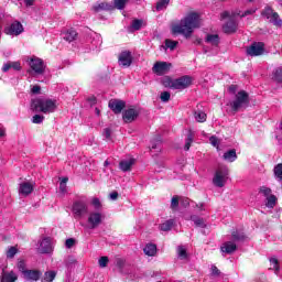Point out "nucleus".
<instances>
[{
  "instance_id": "obj_45",
  "label": "nucleus",
  "mask_w": 282,
  "mask_h": 282,
  "mask_svg": "<svg viewBox=\"0 0 282 282\" xmlns=\"http://www.w3.org/2000/svg\"><path fill=\"white\" fill-rule=\"evenodd\" d=\"M45 120V117L42 115H35L32 117L33 124H41Z\"/></svg>"
},
{
  "instance_id": "obj_28",
  "label": "nucleus",
  "mask_w": 282,
  "mask_h": 282,
  "mask_svg": "<svg viewBox=\"0 0 282 282\" xmlns=\"http://www.w3.org/2000/svg\"><path fill=\"white\" fill-rule=\"evenodd\" d=\"M206 43H209V45H214L215 47H217V45H219V35L218 34H207Z\"/></svg>"
},
{
  "instance_id": "obj_30",
  "label": "nucleus",
  "mask_w": 282,
  "mask_h": 282,
  "mask_svg": "<svg viewBox=\"0 0 282 282\" xmlns=\"http://www.w3.org/2000/svg\"><path fill=\"white\" fill-rule=\"evenodd\" d=\"M176 252H177L178 259H182V260L188 259V253L186 252V247L178 246L176 249Z\"/></svg>"
},
{
  "instance_id": "obj_61",
  "label": "nucleus",
  "mask_w": 282,
  "mask_h": 282,
  "mask_svg": "<svg viewBox=\"0 0 282 282\" xmlns=\"http://www.w3.org/2000/svg\"><path fill=\"white\" fill-rule=\"evenodd\" d=\"M12 69L11 62L7 63L2 67V72H10Z\"/></svg>"
},
{
  "instance_id": "obj_54",
  "label": "nucleus",
  "mask_w": 282,
  "mask_h": 282,
  "mask_svg": "<svg viewBox=\"0 0 282 282\" xmlns=\"http://www.w3.org/2000/svg\"><path fill=\"white\" fill-rule=\"evenodd\" d=\"M209 142L213 147H216L217 149H219V139H217V137H210Z\"/></svg>"
},
{
  "instance_id": "obj_34",
  "label": "nucleus",
  "mask_w": 282,
  "mask_h": 282,
  "mask_svg": "<svg viewBox=\"0 0 282 282\" xmlns=\"http://www.w3.org/2000/svg\"><path fill=\"white\" fill-rule=\"evenodd\" d=\"M192 221H194L195 226L198 228H206V221L203 220V218H199L197 216H192L191 217Z\"/></svg>"
},
{
  "instance_id": "obj_18",
  "label": "nucleus",
  "mask_w": 282,
  "mask_h": 282,
  "mask_svg": "<svg viewBox=\"0 0 282 282\" xmlns=\"http://www.w3.org/2000/svg\"><path fill=\"white\" fill-rule=\"evenodd\" d=\"M139 116L140 111L138 109L129 108L126 111H123L122 118L124 122L129 123L133 122V120H137Z\"/></svg>"
},
{
  "instance_id": "obj_40",
  "label": "nucleus",
  "mask_w": 282,
  "mask_h": 282,
  "mask_svg": "<svg viewBox=\"0 0 282 282\" xmlns=\"http://www.w3.org/2000/svg\"><path fill=\"white\" fill-rule=\"evenodd\" d=\"M273 172H274V176L278 180H282V163H279L278 165H275L273 169Z\"/></svg>"
},
{
  "instance_id": "obj_63",
  "label": "nucleus",
  "mask_w": 282,
  "mask_h": 282,
  "mask_svg": "<svg viewBox=\"0 0 282 282\" xmlns=\"http://www.w3.org/2000/svg\"><path fill=\"white\" fill-rule=\"evenodd\" d=\"M59 191L61 193H67V184L59 183Z\"/></svg>"
},
{
  "instance_id": "obj_56",
  "label": "nucleus",
  "mask_w": 282,
  "mask_h": 282,
  "mask_svg": "<svg viewBox=\"0 0 282 282\" xmlns=\"http://www.w3.org/2000/svg\"><path fill=\"white\" fill-rule=\"evenodd\" d=\"M11 68L15 69V72H20L21 63H19V62H11Z\"/></svg>"
},
{
  "instance_id": "obj_46",
  "label": "nucleus",
  "mask_w": 282,
  "mask_h": 282,
  "mask_svg": "<svg viewBox=\"0 0 282 282\" xmlns=\"http://www.w3.org/2000/svg\"><path fill=\"white\" fill-rule=\"evenodd\" d=\"M98 264H99V268H107V265L109 264V258L106 256L99 258Z\"/></svg>"
},
{
  "instance_id": "obj_11",
  "label": "nucleus",
  "mask_w": 282,
  "mask_h": 282,
  "mask_svg": "<svg viewBox=\"0 0 282 282\" xmlns=\"http://www.w3.org/2000/svg\"><path fill=\"white\" fill-rule=\"evenodd\" d=\"M171 67H173V65L169 62H156L152 67V70L156 76H164V74L171 72Z\"/></svg>"
},
{
  "instance_id": "obj_50",
  "label": "nucleus",
  "mask_w": 282,
  "mask_h": 282,
  "mask_svg": "<svg viewBox=\"0 0 282 282\" xmlns=\"http://www.w3.org/2000/svg\"><path fill=\"white\" fill-rule=\"evenodd\" d=\"M177 206H180V198L177 196H174L171 200L172 210H177Z\"/></svg>"
},
{
  "instance_id": "obj_62",
  "label": "nucleus",
  "mask_w": 282,
  "mask_h": 282,
  "mask_svg": "<svg viewBox=\"0 0 282 282\" xmlns=\"http://www.w3.org/2000/svg\"><path fill=\"white\" fill-rule=\"evenodd\" d=\"M237 89H238L237 85H231L229 86L228 91L230 94H237Z\"/></svg>"
},
{
  "instance_id": "obj_16",
  "label": "nucleus",
  "mask_w": 282,
  "mask_h": 282,
  "mask_svg": "<svg viewBox=\"0 0 282 282\" xmlns=\"http://www.w3.org/2000/svg\"><path fill=\"white\" fill-rule=\"evenodd\" d=\"M33 192H34V182L24 181V182L20 183L19 193L23 197H28V195H32Z\"/></svg>"
},
{
  "instance_id": "obj_57",
  "label": "nucleus",
  "mask_w": 282,
  "mask_h": 282,
  "mask_svg": "<svg viewBox=\"0 0 282 282\" xmlns=\"http://www.w3.org/2000/svg\"><path fill=\"white\" fill-rule=\"evenodd\" d=\"M31 94H41V86L39 85L31 86Z\"/></svg>"
},
{
  "instance_id": "obj_59",
  "label": "nucleus",
  "mask_w": 282,
  "mask_h": 282,
  "mask_svg": "<svg viewBox=\"0 0 282 282\" xmlns=\"http://www.w3.org/2000/svg\"><path fill=\"white\" fill-rule=\"evenodd\" d=\"M191 205V200L188 198H183L181 200V206H183L184 208H186V206Z\"/></svg>"
},
{
  "instance_id": "obj_25",
  "label": "nucleus",
  "mask_w": 282,
  "mask_h": 282,
  "mask_svg": "<svg viewBox=\"0 0 282 282\" xmlns=\"http://www.w3.org/2000/svg\"><path fill=\"white\" fill-rule=\"evenodd\" d=\"M94 12H102V10L106 11H111L113 10V6L106 3V2H101V3H97L93 7Z\"/></svg>"
},
{
  "instance_id": "obj_41",
  "label": "nucleus",
  "mask_w": 282,
  "mask_h": 282,
  "mask_svg": "<svg viewBox=\"0 0 282 282\" xmlns=\"http://www.w3.org/2000/svg\"><path fill=\"white\" fill-rule=\"evenodd\" d=\"M177 41H173V40H165V50H175V47H177Z\"/></svg>"
},
{
  "instance_id": "obj_60",
  "label": "nucleus",
  "mask_w": 282,
  "mask_h": 282,
  "mask_svg": "<svg viewBox=\"0 0 282 282\" xmlns=\"http://www.w3.org/2000/svg\"><path fill=\"white\" fill-rule=\"evenodd\" d=\"M212 274H213L214 276H219L220 272H219V269H217L216 265H213V267H212Z\"/></svg>"
},
{
  "instance_id": "obj_6",
  "label": "nucleus",
  "mask_w": 282,
  "mask_h": 282,
  "mask_svg": "<svg viewBox=\"0 0 282 282\" xmlns=\"http://www.w3.org/2000/svg\"><path fill=\"white\" fill-rule=\"evenodd\" d=\"M261 17L263 19H267L269 23H272V25H275V28H281L282 26V20L281 17H279V13L274 11L271 7H265L262 12Z\"/></svg>"
},
{
  "instance_id": "obj_49",
  "label": "nucleus",
  "mask_w": 282,
  "mask_h": 282,
  "mask_svg": "<svg viewBox=\"0 0 282 282\" xmlns=\"http://www.w3.org/2000/svg\"><path fill=\"white\" fill-rule=\"evenodd\" d=\"M91 206H94V208H96V210L102 208V204L100 203L99 198H93L90 202Z\"/></svg>"
},
{
  "instance_id": "obj_2",
  "label": "nucleus",
  "mask_w": 282,
  "mask_h": 282,
  "mask_svg": "<svg viewBox=\"0 0 282 282\" xmlns=\"http://www.w3.org/2000/svg\"><path fill=\"white\" fill-rule=\"evenodd\" d=\"M56 100L48 98H36L31 101L32 111L41 113H54L56 111Z\"/></svg>"
},
{
  "instance_id": "obj_36",
  "label": "nucleus",
  "mask_w": 282,
  "mask_h": 282,
  "mask_svg": "<svg viewBox=\"0 0 282 282\" xmlns=\"http://www.w3.org/2000/svg\"><path fill=\"white\" fill-rule=\"evenodd\" d=\"M194 118L197 122H206V112L197 110L194 113Z\"/></svg>"
},
{
  "instance_id": "obj_20",
  "label": "nucleus",
  "mask_w": 282,
  "mask_h": 282,
  "mask_svg": "<svg viewBox=\"0 0 282 282\" xmlns=\"http://www.w3.org/2000/svg\"><path fill=\"white\" fill-rule=\"evenodd\" d=\"M62 36L64 41L72 43L73 41H76V36H78V33L74 29H68L62 33Z\"/></svg>"
},
{
  "instance_id": "obj_58",
  "label": "nucleus",
  "mask_w": 282,
  "mask_h": 282,
  "mask_svg": "<svg viewBox=\"0 0 282 282\" xmlns=\"http://www.w3.org/2000/svg\"><path fill=\"white\" fill-rule=\"evenodd\" d=\"M104 137L106 138V140H110L111 139V129L106 128L104 130Z\"/></svg>"
},
{
  "instance_id": "obj_64",
  "label": "nucleus",
  "mask_w": 282,
  "mask_h": 282,
  "mask_svg": "<svg viewBox=\"0 0 282 282\" xmlns=\"http://www.w3.org/2000/svg\"><path fill=\"white\" fill-rule=\"evenodd\" d=\"M110 199H112V200L118 199V192L110 193Z\"/></svg>"
},
{
  "instance_id": "obj_33",
  "label": "nucleus",
  "mask_w": 282,
  "mask_h": 282,
  "mask_svg": "<svg viewBox=\"0 0 282 282\" xmlns=\"http://www.w3.org/2000/svg\"><path fill=\"white\" fill-rule=\"evenodd\" d=\"M265 199L267 208H274L276 206V196H274L273 194L271 196H268Z\"/></svg>"
},
{
  "instance_id": "obj_22",
  "label": "nucleus",
  "mask_w": 282,
  "mask_h": 282,
  "mask_svg": "<svg viewBox=\"0 0 282 282\" xmlns=\"http://www.w3.org/2000/svg\"><path fill=\"white\" fill-rule=\"evenodd\" d=\"M133 164H135V159L123 160L119 163V167L123 173H127V171H131Z\"/></svg>"
},
{
  "instance_id": "obj_32",
  "label": "nucleus",
  "mask_w": 282,
  "mask_h": 282,
  "mask_svg": "<svg viewBox=\"0 0 282 282\" xmlns=\"http://www.w3.org/2000/svg\"><path fill=\"white\" fill-rule=\"evenodd\" d=\"M56 279L55 271H48L44 273V276L42 278V282H52Z\"/></svg>"
},
{
  "instance_id": "obj_44",
  "label": "nucleus",
  "mask_w": 282,
  "mask_h": 282,
  "mask_svg": "<svg viewBox=\"0 0 282 282\" xmlns=\"http://www.w3.org/2000/svg\"><path fill=\"white\" fill-rule=\"evenodd\" d=\"M127 1L128 0H115V8H117V10H124Z\"/></svg>"
},
{
  "instance_id": "obj_13",
  "label": "nucleus",
  "mask_w": 282,
  "mask_h": 282,
  "mask_svg": "<svg viewBox=\"0 0 282 282\" xmlns=\"http://www.w3.org/2000/svg\"><path fill=\"white\" fill-rule=\"evenodd\" d=\"M193 84V77L185 75L174 79V89H186Z\"/></svg>"
},
{
  "instance_id": "obj_52",
  "label": "nucleus",
  "mask_w": 282,
  "mask_h": 282,
  "mask_svg": "<svg viewBox=\"0 0 282 282\" xmlns=\"http://www.w3.org/2000/svg\"><path fill=\"white\" fill-rule=\"evenodd\" d=\"M161 100L162 102H169V100H171V93L169 91L161 93Z\"/></svg>"
},
{
  "instance_id": "obj_42",
  "label": "nucleus",
  "mask_w": 282,
  "mask_h": 282,
  "mask_svg": "<svg viewBox=\"0 0 282 282\" xmlns=\"http://www.w3.org/2000/svg\"><path fill=\"white\" fill-rule=\"evenodd\" d=\"M170 2H171V0H160L156 3V10L160 11V10L166 9V7L169 6Z\"/></svg>"
},
{
  "instance_id": "obj_3",
  "label": "nucleus",
  "mask_w": 282,
  "mask_h": 282,
  "mask_svg": "<svg viewBox=\"0 0 282 282\" xmlns=\"http://www.w3.org/2000/svg\"><path fill=\"white\" fill-rule=\"evenodd\" d=\"M249 102L250 99L248 93H246L245 90H240L236 94L234 100L227 104V107L231 109L232 113H237V111L248 107Z\"/></svg>"
},
{
  "instance_id": "obj_24",
  "label": "nucleus",
  "mask_w": 282,
  "mask_h": 282,
  "mask_svg": "<svg viewBox=\"0 0 282 282\" xmlns=\"http://www.w3.org/2000/svg\"><path fill=\"white\" fill-rule=\"evenodd\" d=\"M18 279H19V275H17L14 271H10V272L3 271L1 282H15Z\"/></svg>"
},
{
  "instance_id": "obj_15",
  "label": "nucleus",
  "mask_w": 282,
  "mask_h": 282,
  "mask_svg": "<svg viewBox=\"0 0 282 282\" xmlns=\"http://www.w3.org/2000/svg\"><path fill=\"white\" fill-rule=\"evenodd\" d=\"M4 33L9 36H19V34H23V24L15 21L4 29Z\"/></svg>"
},
{
  "instance_id": "obj_53",
  "label": "nucleus",
  "mask_w": 282,
  "mask_h": 282,
  "mask_svg": "<svg viewBox=\"0 0 282 282\" xmlns=\"http://www.w3.org/2000/svg\"><path fill=\"white\" fill-rule=\"evenodd\" d=\"M77 263H78V261L74 257H69L66 260V267L67 268H72L73 265H76Z\"/></svg>"
},
{
  "instance_id": "obj_8",
  "label": "nucleus",
  "mask_w": 282,
  "mask_h": 282,
  "mask_svg": "<svg viewBox=\"0 0 282 282\" xmlns=\"http://www.w3.org/2000/svg\"><path fill=\"white\" fill-rule=\"evenodd\" d=\"M104 220H105V214H102L99 210H95L88 214L87 224L90 230H94L98 228V226H100V224H102Z\"/></svg>"
},
{
  "instance_id": "obj_55",
  "label": "nucleus",
  "mask_w": 282,
  "mask_h": 282,
  "mask_svg": "<svg viewBox=\"0 0 282 282\" xmlns=\"http://www.w3.org/2000/svg\"><path fill=\"white\" fill-rule=\"evenodd\" d=\"M75 243H76V240L74 238H68L65 241L66 248H74Z\"/></svg>"
},
{
  "instance_id": "obj_14",
  "label": "nucleus",
  "mask_w": 282,
  "mask_h": 282,
  "mask_svg": "<svg viewBox=\"0 0 282 282\" xmlns=\"http://www.w3.org/2000/svg\"><path fill=\"white\" fill-rule=\"evenodd\" d=\"M118 61L121 67H131V64L133 63V54H131V51H122L119 54Z\"/></svg>"
},
{
  "instance_id": "obj_10",
  "label": "nucleus",
  "mask_w": 282,
  "mask_h": 282,
  "mask_svg": "<svg viewBox=\"0 0 282 282\" xmlns=\"http://www.w3.org/2000/svg\"><path fill=\"white\" fill-rule=\"evenodd\" d=\"M37 250L39 252H41V254H50L54 252V242L52 241V238L45 237L40 240V246Z\"/></svg>"
},
{
  "instance_id": "obj_7",
  "label": "nucleus",
  "mask_w": 282,
  "mask_h": 282,
  "mask_svg": "<svg viewBox=\"0 0 282 282\" xmlns=\"http://www.w3.org/2000/svg\"><path fill=\"white\" fill-rule=\"evenodd\" d=\"M72 213L75 219H80L89 213V206L85 200H75L73 203Z\"/></svg>"
},
{
  "instance_id": "obj_35",
  "label": "nucleus",
  "mask_w": 282,
  "mask_h": 282,
  "mask_svg": "<svg viewBox=\"0 0 282 282\" xmlns=\"http://www.w3.org/2000/svg\"><path fill=\"white\" fill-rule=\"evenodd\" d=\"M254 12H257L256 9H248L245 12L236 11V12H234V14L236 17H240L241 19H243V17H250V14H254Z\"/></svg>"
},
{
  "instance_id": "obj_5",
  "label": "nucleus",
  "mask_w": 282,
  "mask_h": 282,
  "mask_svg": "<svg viewBox=\"0 0 282 282\" xmlns=\"http://www.w3.org/2000/svg\"><path fill=\"white\" fill-rule=\"evenodd\" d=\"M235 17H237L235 12L230 11H224L220 14V19L227 20V22L223 25V32L225 34H235V32H237V20Z\"/></svg>"
},
{
  "instance_id": "obj_1",
  "label": "nucleus",
  "mask_w": 282,
  "mask_h": 282,
  "mask_svg": "<svg viewBox=\"0 0 282 282\" xmlns=\"http://www.w3.org/2000/svg\"><path fill=\"white\" fill-rule=\"evenodd\" d=\"M202 25V18L197 12H189L184 19L181 20L180 24L172 26V33L182 34L185 39H191L193 31Z\"/></svg>"
},
{
  "instance_id": "obj_27",
  "label": "nucleus",
  "mask_w": 282,
  "mask_h": 282,
  "mask_svg": "<svg viewBox=\"0 0 282 282\" xmlns=\"http://www.w3.org/2000/svg\"><path fill=\"white\" fill-rule=\"evenodd\" d=\"M174 224H175V220L169 219V220H165L163 224H161L159 228L162 232H169V230L173 228Z\"/></svg>"
},
{
  "instance_id": "obj_37",
  "label": "nucleus",
  "mask_w": 282,
  "mask_h": 282,
  "mask_svg": "<svg viewBox=\"0 0 282 282\" xmlns=\"http://www.w3.org/2000/svg\"><path fill=\"white\" fill-rule=\"evenodd\" d=\"M272 78L276 83H282V67H278L274 69Z\"/></svg>"
},
{
  "instance_id": "obj_47",
  "label": "nucleus",
  "mask_w": 282,
  "mask_h": 282,
  "mask_svg": "<svg viewBox=\"0 0 282 282\" xmlns=\"http://www.w3.org/2000/svg\"><path fill=\"white\" fill-rule=\"evenodd\" d=\"M17 252H19V250L15 247L9 248V250L7 251V258L14 259V256L17 254Z\"/></svg>"
},
{
  "instance_id": "obj_29",
  "label": "nucleus",
  "mask_w": 282,
  "mask_h": 282,
  "mask_svg": "<svg viewBox=\"0 0 282 282\" xmlns=\"http://www.w3.org/2000/svg\"><path fill=\"white\" fill-rule=\"evenodd\" d=\"M163 87H169L170 89H175V79L171 78L170 76H165L162 78Z\"/></svg>"
},
{
  "instance_id": "obj_17",
  "label": "nucleus",
  "mask_w": 282,
  "mask_h": 282,
  "mask_svg": "<svg viewBox=\"0 0 282 282\" xmlns=\"http://www.w3.org/2000/svg\"><path fill=\"white\" fill-rule=\"evenodd\" d=\"M108 107L113 111V113H122V109L127 107V104L120 99H111Z\"/></svg>"
},
{
  "instance_id": "obj_51",
  "label": "nucleus",
  "mask_w": 282,
  "mask_h": 282,
  "mask_svg": "<svg viewBox=\"0 0 282 282\" xmlns=\"http://www.w3.org/2000/svg\"><path fill=\"white\" fill-rule=\"evenodd\" d=\"M18 270L22 273L25 274V272H28V269H25V261L20 260L18 262Z\"/></svg>"
},
{
  "instance_id": "obj_12",
  "label": "nucleus",
  "mask_w": 282,
  "mask_h": 282,
  "mask_svg": "<svg viewBox=\"0 0 282 282\" xmlns=\"http://www.w3.org/2000/svg\"><path fill=\"white\" fill-rule=\"evenodd\" d=\"M265 52V44L263 42L253 43L247 48L248 56H261Z\"/></svg>"
},
{
  "instance_id": "obj_43",
  "label": "nucleus",
  "mask_w": 282,
  "mask_h": 282,
  "mask_svg": "<svg viewBox=\"0 0 282 282\" xmlns=\"http://www.w3.org/2000/svg\"><path fill=\"white\" fill-rule=\"evenodd\" d=\"M260 193H261L265 198L272 196V189H270V188L267 187V186L260 187Z\"/></svg>"
},
{
  "instance_id": "obj_23",
  "label": "nucleus",
  "mask_w": 282,
  "mask_h": 282,
  "mask_svg": "<svg viewBox=\"0 0 282 282\" xmlns=\"http://www.w3.org/2000/svg\"><path fill=\"white\" fill-rule=\"evenodd\" d=\"M143 252L147 257H155V254H158V246H155V243H148L143 248Z\"/></svg>"
},
{
  "instance_id": "obj_38",
  "label": "nucleus",
  "mask_w": 282,
  "mask_h": 282,
  "mask_svg": "<svg viewBox=\"0 0 282 282\" xmlns=\"http://www.w3.org/2000/svg\"><path fill=\"white\" fill-rule=\"evenodd\" d=\"M231 237L234 241H243L246 239V235L241 231H232Z\"/></svg>"
},
{
  "instance_id": "obj_9",
  "label": "nucleus",
  "mask_w": 282,
  "mask_h": 282,
  "mask_svg": "<svg viewBox=\"0 0 282 282\" xmlns=\"http://www.w3.org/2000/svg\"><path fill=\"white\" fill-rule=\"evenodd\" d=\"M26 63H29V66L34 74L41 75L45 72V63H43V59L36 56L29 57Z\"/></svg>"
},
{
  "instance_id": "obj_31",
  "label": "nucleus",
  "mask_w": 282,
  "mask_h": 282,
  "mask_svg": "<svg viewBox=\"0 0 282 282\" xmlns=\"http://www.w3.org/2000/svg\"><path fill=\"white\" fill-rule=\"evenodd\" d=\"M195 138V133L193 131H188L187 138L185 140V151H189L191 144H193V140Z\"/></svg>"
},
{
  "instance_id": "obj_48",
  "label": "nucleus",
  "mask_w": 282,
  "mask_h": 282,
  "mask_svg": "<svg viewBox=\"0 0 282 282\" xmlns=\"http://www.w3.org/2000/svg\"><path fill=\"white\" fill-rule=\"evenodd\" d=\"M142 28V20H133L131 23V29L132 30H140Z\"/></svg>"
},
{
  "instance_id": "obj_26",
  "label": "nucleus",
  "mask_w": 282,
  "mask_h": 282,
  "mask_svg": "<svg viewBox=\"0 0 282 282\" xmlns=\"http://www.w3.org/2000/svg\"><path fill=\"white\" fill-rule=\"evenodd\" d=\"M223 158L226 162H235L237 160V150L232 149L225 152Z\"/></svg>"
},
{
  "instance_id": "obj_4",
  "label": "nucleus",
  "mask_w": 282,
  "mask_h": 282,
  "mask_svg": "<svg viewBox=\"0 0 282 282\" xmlns=\"http://www.w3.org/2000/svg\"><path fill=\"white\" fill-rule=\"evenodd\" d=\"M230 175V170H228V166L220 165L217 167L214 177H213V184L217 188H224L228 182V177Z\"/></svg>"
},
{
  "instance_id": "obj_19",
  "label": "nucleus",
  "mask_w": 282,
  "mask_h": 282,
  "mask_svg": "<svg viewBox=\"0 0 282 282\" xmlns=\"http://www.w3.org/2000/svg\"><path fill=\"white\" fill-rule=\"evenodd\" d=\"M23 278L26 281H39L41 279V271H39V270H26L23 273Z\"/></svg>"
},
{
  "instance_id": "obj_39",
  "label": "nucleus",
  "mask_w": 282,
  "mask_h": 282,
  "mask_svg": "<svg viewBox=\"0 0 282 282\" xmlns=\"http://www.w3.org/2000/svg\"><path fill=\"white\" fill-rule=\"evenodd\" d=\"M270 263V270H274L275 274H279V260L276 258H271Z\"/></svg>"
},
{
  "instance_id": "obj_21",
  "label": "nucleus",
  "mask_w": 282,
  "mask_h": 282,
  "mask_svg": "<svg viewBox=\"0 0 282 282\" xmlns=\"http://www.w3.org/2000/svg\"><path fill=\"white\" fill-rule=\"evenodd\" d=\"M221 252L225 254H232L237 250V245L232 241H227L220 247Z\"/></svg>"
}]
</instances>
